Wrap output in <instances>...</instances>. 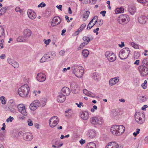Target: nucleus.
<instances>
[{
	"label": "nucleus",
	"instance_id": "obj_2",
	"mask_svg": "<svg viewBox=\"0 0 148 148\" xmlns=\"http://www.w3.org/2000/svg\"><path fill=\"white\" fill-rule=\"evenodd\" d=\"M72 72L78 78H81L84 73V68L82 66L74 65L71 68Z\"/></svg>",
	"mask_w": 148,
	"mask_h": 148
},
{
	"label": "nucleus",
	"instance_id": "obj_57",
	"mask_svg": "<svg viewBox=\"0 0 148 148\" xmlns=\"http://www.w3.org/2000/svg\"><path fill=\"white\" fill-rule=\"evenodd\" d=\"M83 91L84 93L87 95L88 93L90 92V91H88L86 89H83Z\"/></svg>",
	"mask_w": 148,
	"mask_h": 148
},
{
	"label": "nucleus",
	"instance_id": "obj_27",
	"mask_svg": "<svg viewBox=\"0 0 148 148\" xmlns=\"http://www.w3.org/2000/svg\"><path fill=\"white\" fill-rule=\"evenodd\" d=\"M95 133L93 130H90L88 131L87 135L90 138H92L95 136Z\"/></svg>",
	"mask_w": 148,
	"mask_h": 148
},
{
	"label": "nucleus",
	"instance_id": "obj_25",
	"mask_svg": "<svg viewBox=\"0 0 148 148\" xmlns=\"http://www.w3.org/2000/svg\"><path fill=\"white\" fill-rule=\"evenodd\" d=\"M128 11L131 15H133L136 12V9L134 6H130L128 8Z\"/></svg>",
	"mask_w": 148,
	"mask_h": 148
},
{
	"label": "nucleus",
	"instance_id": "obj_13",
	"mask_svg": "<svg viewBox=\"0 0 148 148\" xmlns=\"http://www.w3.org/2000/svg\"><path fill=\"white\" fill-rule=\"evenodd\" d=\"M61 22V19L59 16L54 17L51 22V25L53 27L59 24Z\"/></svg>",
	"mask_w": 148,
	"mask_h": 148
},
{
	"label": "nucleus",
	"instance_id": "obj_58",
	"mask_svg": "<svg viewBox=\"0 0 148 148\" xmlns=\"http://www.w3.org/2000/svg\"><path fill=\"white\" fill-rule=\"evenodd\" d=\"M97 0H89L90 3L91 4H95L96 1Z\"/></svg>",
	"mask_w": 148,
	"mask_h": 148
},
{
	"label": "nucleus",
	"instance_id": "obj_1",
	"mask_svg": "<svg viewBox=\"0 0 148 148\" xmlns=\"http://www.w3.org/2000/svg\"><path fill=\"white\" fill-rule=\"evenodd\" d=\"M125 128L123 125H113L110 128V132L114 135L119 136L124 132Z\"/></svg>",
	"mask_w": 148,
	"mask_h": 148
},
{
	"label": "nucleus",
	"instance_id": "obj_19",
	"mask_svg": "<svg viewBox=\"0 0 148 148\" xmlns=\"http://www.w3.org/2000/svg\"><path fill=\"white\" fill-rule=\"evenodd\" d=\"M61 94L65 96L69 95L71 92L69 88L66 87H63L61 90Z\"/></svg>",
	"mask_w": 148,
	"mask_h": 148
},
{
	"label": "nucleus",
	"instance_id": "obj_43",
	"mask_svg": "<svg viewBox=\"0 0 148 148\" xmlns=\"http://www.w3.org/2000/svg\"><path fill=\"white\" fill-rule=\"evenodd\" d=\"M0 100L2 102V103L3 104H5L6 102L5 100V97L3 96H1L0 97Z\"/></svg>",
	"mask_w": 148,
	"mask_h": 148
},
{
	"label": "nucleus",
	"instance_id": "obj_61",
	"mask_svg": "<svg viewBox=\"0 0 148 148\" xmlns=\"http://www.w3.org/2000/svg\"><path fill=\"white\" fill-rule=\"evenodd\" d=\"M79 142L82 145L85 143V140H83L82 139H81L79 141Z\"/></svg>",
	"mask_w": 148,
	"mask_h": 148
},
{
	"label": "nucleus",
	"instance_id": "obj_15",
	"mask_svg": "<svg viewBox=\"0 0 148 148\" xmlns=\"http://www.w3.org/2000/svg\"><path fill=\"white\" fill-rule=\"evenodd\" d=\"M72 92L74 93H77L79 90V88L74 82H71L70 84Z\"/></svg>",
	"mask_w": 148,
	"mask_h": 148
},
{
	"label": "nucleus",
	"instance_id": "obj_12",
	"mask_svg": "<svg viewBox=\"0 0 148 148\" xmlns=\"http://www.w3.org/2000/svg\"><path fill=\"white\" fill-rule=\"evenodd\" d=\"M52 56L54 55L56 56L55 53H53V54H52V53L51 52H48L45 55L40 59V62L41 63L44 62L45 61H48L50 60V55Z\"/></svg>",
	"mask_w": 148,
	"mask_h": 148
},
{
	"label": "nucleus",
	"instance_id": "obj_50",
	"mask_svg": "<svg viewBox=\"0 0 148 148\" xmlns=\"http://www.w3.org/2000/svg\"><path fill=\"white\" fill-rule=\"evenodd\" d=\"M13 61H15L14 60L11 59L10 58H8V63L9 64H11L12 65V64H13V63H14L13 62Z\"/></svg>",
	"mask_w": 148,
	"mask_h": 148
},
{
	"label": "nucleus",
	"instance_id": "obj_62",
	"mask_svg": "<svg viewBox=\"0 0 148 148\" xmlns=\"http://www.w3.org/2000/svg\"><path fill=\"white\" fill-rule=\"evenodd\" d=\"M62 6L61 5H57L56 6V8H57L59 9L61 11L62 10Z\"/></svg>",
	"mask_w": 148,
	"mask_h": 148
},
{
	"label": "nucleus",
	"instance_id": "obj_7",
	"mask_svg": "<svg viewBox=\"0 0 148 148\" xmlns=\"http://www.w3.org/2000/svg\"><path fill=\"white\" fill-rule=\"evenodd\" d=\"M138 70L141 75L143 76L148 74V68L143 65L139 66Z\"/></svg>",
	"mask_w": 148,
	"mask_h": 148
},
{
	"label": "nucleus",
	"instance_id": "obj_44",
	"mask_svg": "<svg viewBox=\"0 0 148 148\" xmlns=\"http://www.w3.org/2000/svg\"><path fill=\"white\" fill-rule=\"evenodd\" d=\"M86 45H87V44L85 43L84 42L81 43V44L80 45L79 47L78 48V50H80L82 49L83 48V47Z\"/></svg>",
	"mask_w": 148,
	"mask_h": 148
},
{
	"label": "nucleus",
	"instance_id": "obj_20",
	"mask_svg": "<svg viewBox=\"0 0 148 148\" xmlns=\"http://www.w3.org/2000/svg\"><path fill=\"white\" fill-rule=\"evenodd\" d=\"M108 146H112L111 148H123V147L122 145H119L115 141L110 142L107 145Z\"/></svg>",
	"mask_w": 148,
	"mask_h": 148
},
{
	"label": "nucleus",
	"instance_id": "obj_34",
	"mask_svg": "<svg viewBox=\"0 0 148 148\" xmlns=\"http://www.w3.org/2000/svg\"><path fill=\"white\" fill-rule=\"evenodd\" d=\"M83 56L85 57L86 58L88 57L89 52L88 50L87 49L84 50L82 51Z\"/></svg>",
	"mask_w": 148,
	"mask_h": 148
},
{
	"label": "nucleus",
	"instance_id": "obj_36",
	"mask_svg": "<svg viewBox=\"0 0 148 148\" xmlns=\"http://www.w3.org/2000/svg\"><path fill=\"white\" fill-rule=\"evenodd\" d=\"M24 116H26L27 114V113L26 111L25 108L18 110Z\"/></svg>",
	"mask_w": 148,
	"mask_h": 148
},
{
	"label": "nucleus",
	"instance_id": "obj_9",
	"mask_svg": "<svg viewBox=\"0 0 148 148\" xmlns=\"http://www.w3.org/2000/svg\"><path fill=\"white\" fill-rule=\"evenodd\" d=\"M40 101L38 100H36L31 103L29 107V108L32 110L34 111L40 106Z\"/></svg>",
	"mask_w": 148,
	"mask_h": 148
},
{
	"label": "nucleus",
	"instance_id": "obj_22",
	"mask_svg": "<svg viewBox=\"0 0 148 148\" xmlns=\"http://www.w3.org/2000/svg\"><path fill=\"white\" fill-rule=\"evenodd\" d=\"M119 80V77H118L112 78L109 81V84L111 86H113L117 83Z\"/></svg>",
	"mask_w": 148,
	"mask_h": 148
},
{
	"label": "nucleus",
	"instance_id": "obj_6",
	"mask_svg": "<svg viewBox=\"0 0 148 148\" xmlns=\"http://www.w3.org/2000/svg\"><path fill=\"white\" fill-rule=\"evenodd\" d=\"M130 20V17L128 15L125 14H122L119 16L118 19V21L120 24H124L127 23Z\"/></svg>",
	"mask_w": 148,
	"mask_h": 148
},
{
	"label": "nucleus",
	"instance_id": "obj_39",
	"mask_svg": "<svg viewBox=\"0 0 148 148\" xmlns=\"http://www.w3.org/2000/svg\"><path fill=\"white\" fill-rule=\"evenodd\" d=\"M13 64H12V66L14 68H17L19 66L18 64L16 61H13Z\"/></svg>",
	"mask_w": 148,
	"mask_h": 148
},
{
	"label": "nucleus",
	"instance_id": "obj_48",
	"mask_svg": "<svg viewBox=\"0 0 148 148\" xmlns=\"http://www.w3.org/2000/svg\"><path fill=\"white\" fill-rule=\"evenodd\" d=\"M28 124L29 126H32L33 125L32 121L30 119H28L27 120Z\"/></svg>",
	"mask_w": 148,
	"mask_h": 148
},
{
	"label": "nucleus",
	"instance_id": "obj_17",
	"mask_svg": "<svg viewBox=\"0 0 148 148\" xmlns=\"http://www.w3.org/2000/svg\"><path fill=\"white\" fill-rule=\"evenodd\" d=\"M36 78L38 81L40 82H42L46 79V76L43 73H40L38 74Z\"/></svg>",
	"mask_w": 148,
	"mask_h": 148
},
{
	"label": "nucleus",
	"instance_id": "obj_60",
	"mask_svg": "<svg viewBox=\"0 0 148 148\" xmlns=\"http://www.w3.org/2000/svg\"><path fill=\"white\" fill-rule=\"evenodd\" d=\"M97 108V107L95 105L94 106H93V108H92L91 109V111L92 112H94L95 111L94 110L95 109L96 110Z\"/></svg>",
	"mask_w": 148,
	"mask_h": 148
},
{
	"label": "nucleus",
	"instance_id": "obj_11",
	"mask_svg": "<svg viewBox=\"0 0 148 148\" xmlns=\"http://www.w3.org/2000/svg\"><path fill=\"white\" fill-rule=\"evenodd\" d=\"M98 19V16H95L88 23L86 29L88 30H89L91 29L97 22Z\"/></svg>",
	"mask_w": 148,
	"mask_h": 148
},
{
	"label": "nucleus",
	"instance_id": "obj_5",
	"mask_svg": "<svg viewBox=\"0 0 148 148\" xmlns=\"http://www.w3.org/2000/svg\"><path fill=\"white\" fill-rule=\"evenodd\" d=\"M130 53L129 49L128 47H125L120 51L119 56L121 60H125L128 57Z\"/></svg>",
	"mask_w": 148,
	"mask_h": 148
},
{
	"label": "nucleus",
	"instance_id": "obj_53",
	"mask_svg": "<svg viewBox=\"0 0 148 148\" xmlns=\"http://www.w3.org/2000/svg\"><path fill=\"white\" fill-rule=\"evenodd\" d=\"M44 41L45 43L46 44V45H48L51 42V40L50 39H48L47 40L44 39Z\"/></svg>",
	"mask_w": 148,
	"mask_h": 148
},
{
	"label": "nucleus",
	"instance_id": "obj_59",
	"mask_svg": "<svg viewBox=\"0 0 148 148\" xmlns=\"http://www.w3.org/2000/svg\"><path fill=\"white\" fill-rule=\"evenodd\" d=\"M106 13V11L105 10L101 11L100 13V14L102 15L103 16H105V14Z\"/></svg>",
	"mask_w": 148,
	"mask_h": 148
},
{
	"label": "nucleus",
	"instance_id": "obj_14",
	"mask_svg": "<svg viewBox=\"0 0 148 148\" xmlns=\"http://www.w3.org/2000/svg\"><path fill=\"white\" fill-rule=\"evenodd\" d=\"M23 137L24 140L27 141H30L33 138V135L31 133H25L23 134Z\"/></svg>",
	"mask_w": 148,
	"mask_h": 148
},
{
	"label": "nucleus",
	"instance_id": "obj_38",
	"mask_svg": "<svg viewBox=\"0 0 148 148\" xmlns=\"http://www.w3.org/2000/svg\"><path fill=\"white\" fill-rule=\"evenodd\" d=\"M97 119V124H98L99 125H101L103 122V119L101 117H98Z\"/></svg>",
	"mask_w": 148,
	"mask_h": 148
},
{
	"label": "nucleus",
	"instance_id": "obj_10",
	"mask_svg": "<svg viewBox=\"0 0 148 148\" xmlns=\"http://www.w3.org/2000/svg\"><path fill=\"white\" fill-rule=\"evenodd\" d=\"M105 56L108 60L110 62H114L116 59V58L115 55L109 51L106 52L105 53Z\"/></svg>",
	"mask_w": 148,
	"mask_h": 148
},
{
	"label": "nucleus",
	"instance_id": "obj_40",
	"mask_svg": "<svg viewBox=\"0 0 148 148\" xmlns=\"http://www.w3.org/2000/svg\"><path fill=\"white\" fill-rule=\"evenodd\" d=\"M47 102V100L46 99H44L43 100H42L41 101V103H40V106L42 107L44 106L46 104Z\"/></svg>",
	"mask_w": 148,
	"mask_h": 148
},
{
	"label": "nucleus",
	"instance_id": "obj_41",
	"mask_svg": "<svg viewBox=\"0 0 148 148\" xmlns=\"http://www.w3.org/2000/svg\"><path fill=\"white\" fill-rule=\"evenodd\" d=\"M143 64H145L148 66V58H145L142 61Z\"/></svg>",
	"mask_w": 148,
	"mask_h": 148
},
{
	"label": "nucleus",
	"instance_id": "obj_47",
	"mask_svg": "<svg viewBox=\"0 0 148 148\" xmlns=\"http://www.w3.org/2000/svg\"><path fill=\"white\" fill-rule=\"evenodd\" d=\"M87 95L92 98H94L95 96V95L94 93H93L90 92L89 93H88Z\"/></svg>",
	"mask_w": 148,
	"mask_h": 148
},
{
	"label": "nucleus",
	"instance_id": "obj_26",
	"mask_svg": "<svg viewBox=\"0 0 148 148\" xmlns=\"http://www.w3.org/2000/svg\"><path fill=\"white\" fill-rule=\"evenodd\" d=\"M81 118L84 120H86L88 117V114L86 111H82L81 114Z\"/></svg>",
	"mask_w": 148,
	"mask_h": 148
},
{
	"label": "nucleus",
	"instance_id": "obj_54",
	"mask_svg": "<svg viewBox=\"0 0 148 148\" xmlns=\"http://www.w3.org/2000/svg\"><path fill=\"white\" fill-rule=\"evenodd\" d=\"M98 23H99V26H100L102 25L103 23V21L102 20H99V21H98V22L97 21Z\"/></svg>",
	"mask_w": 148,
	"mask_h": 148
},
{
	"label": "nucleus",
	"instance_id": "obj_45",
	"mask_svg": "<svg viewBox=\"0 0 148 148\" xmlns=\"http://www.w3.org/2000/svg\"><path fill=\"white\" fill-rule=\"evenodd\" d=\"M17 107L18 109V110H20V109H22L24 108H25L24 105L22 104H20L18 105V106Z\"/></svg>",
	"mask_w": 148,
	"mask_h": 148
},
{
	"label": "nucleus",
	"instance_id": "obj_24",
	"mask_svg": "<svg viewBox=\"0 0 148 148\" xmlns=\"http://www.w3.org/2000/svg\"><path fill=\"white\" fill-rule=\"evenodd\" d=\"M93 39V37L92 36H84L83 38V40L84 41V42L86 44H87L90 40H92Z\"/></svg>",
	"mask_w": 148,
	"mask_h": 148
},
{
	"label": "nucleus",
	"instance_id": "obj_64",
	"mask_svg": "<svg viewBox=\"0 0 148 148\" xmlns=\"http://www.w3.org/2000/svg\"><path fill=\"white\" fill-rule=\"evenodd\" d=\"M148 106L147 105H144L141 108L142 110H145L146 108H147Z\"/></svg>",
	"mask_w": 148,
	"mask_h": 148
},
{
	"label": "nucleus",
	"instance_id": "obj_32",
	"mask_svg": "<svg viewBox=\"0 0 148 148\" xmlns=\"http://www.w3.org/2000/svg\"><path fill=\"white\" fill-rule=\"evenodd\" d=\"M8 8V7H3L0 10V16H1L4 14L5 12Z\"/></svg>",
	"mask_w": 148,
	"mask_h": 148
},
{
	"label": "nucleus",
	"instance_id": "obj_3",
	"mask_svg": "<svg viewBox=\"0 0 148 148\" xmlns=\"http://www.w3.org/2000/svg\"><path fill=\"white\" fill-rule=\"evenodd\" d=\"M29 90V86L27 84H24L18 88V92L21 97H24L27 95Z\"/></svg>",
	"mask_w": 148,
	"mask_h": 148
},
{
	"label": "nucleus",
	"instance_id": "obj_51",
	"mask_svg": "<svg viewBox=\"0 0 148 148\" xmlns=\"http://www.w3.org/2000/svg\"><path fill=\"white\" fill-rule=\"evenodd\" d=\"M3 42L4 40L3 39L0 40V49L3 48Z\"/></svg>",
	"mask_w": 148,
	"mask_h": 148
},
{
	"label": "nucleus",
	"instance_id": "obj_52",
	"mask_svg": "<svg viewBox=\"0 0 148 148\" xmlns=\"http://www.w3.org/2000/svg\"><path fill=\"white\" fill-rule=\"evenodd\" d=\"M138 1L141 3H144L145 2H148V0H137Z\"/></svg>",
	"mask_w": 148,
	"mask_h": 148
},
{
	"label": "nucleus",
	"instance_id": "obj_37",
	"mask_svg": "<svg viewBox=\"0 0 148 148\" xmlns=\"http://www.w3.org/2000/svg\"><path fill=\"white\" fill-rule=\"evenodd\" d=\"M124 11V9L123 8H116L115 10L116 13H119L123 12Z\"/></svg>",
	"mask_w": 148,
	"mask_h": 148
},
{
	"label": "nucleus",
	"instance_id": "obj_56",
	"mask_svg": "<svg viewBox=\"0 0 148 148\" xmlns=\"http://www.w3.org/2000/svg\"><path fill=\"white\" fill-rule=\"evenodd\" d=\"M132 46L134 48L137 49V48H138L139 47L134 42L132 43Z\"/></svg>",
	"mask_w": 148,
	"mask_h": 148
},
{
	"label": "nucleus",
	"instance_id": "obj_8",
	"mask_svg": "<svg viewBox=\"0 0 148 148\" xmlns=\"http://www.w3.org/2000/svg\"><path fill=\"white\" fill-rule=\"evenodd\" d=\"M58 118L56 116H53L51 118L49 121V124L51 127H55L58 123Z\"/></svg>",
	"mask_w": 148,
	"mask_h": 148
},
{
	"label": "nucleus",
	"instance_id": "obj_42",
	"mask_svg": "<svg viewBox=\"0 0 148 148\" xmlns=\"http://www.w3.org/2000/svg\"><path fill=\"white\" fill-rule=\"evenodd\" d=\"M90 14V12L89 11H87L86 13L84 15L83 18H86V19L88 18Z\"/></svg>",
	"mask_w": 148,
	"mask_h": 148
},
{
	"label": "nucleus",
	"instance_id": "obj_35",
	"mask_svg": "<svg viewBox=\"0 0 148 148\" xmlns=\"http://www.w3.org/2000/svg\"><path fill=\"white\" fill-rule=\"evenodd\" d=\"M92 77L95 80H98L100 77L99 75L97 73H94L92 74Z\"/></svg>",
	"mask_w": 148,
	"mask_h": 148
},
{
	"label": "nucleus",
	"instance_id": "obj_4",
	"mask_svg": "<svg viewBox=\"0 0 148 148\" xmlns=\"http://www.w3.org/2000/svg\"><path fill=\"white\" fill-rule=\"evenodd\" d=\"M135 119L136 122L138 124H143L145 121V116L144 113L136 112L135 113Z\"/></svg>",
	"mask_w": 148,
	"mask_h": 148
},
{
	"label": "nucleus",
	"instance_id": "obj_30",
	"mask_svg": "<svg viewBox=\"0 0 148 148\" xmlns=\"http://www.w3.org/2000/svg\"><path fill=\"white\" fill-rule=\"evenodd\" d=\"M86 147L88 148H96V145L94 143L90 142L87 145Z\"/></svg>",
	"mask_w": 148,
	"mask_h": 148
},
{
	"label": "nucleus",
	"instance_id": "obj_31",
	"mask_svg": "<svg viewBox=\"0 0 148 148\" xmlns=\"http://www.w3.org/2000/svg\"><path fill=\"white\" fill-rule=\"evenodd\" d=\"M98 117H92L90 119L91 123L93 124H97V121Z\"/></svg>",
	"mask_w": 148,
	"mask_h": 148
},
{
	"label": "nucleus",
	"instance_id": "obj_28",
	"mask_svg": "<svg viewBox=\"0 0 148 148\" xmlns=\"http://www.w3.org/2000/svg\"><path fill=\"white\" fill-rule=\"evenodd\" d=\"M17 41L19 42H25L27 41L25 38H24V36H21L18 37L17 38Z\"/></svg>",
	"mask_w": 148,
	"mask_h": 148
},
{
	"label": "nucleus",
	"instance_id": "obj_63",
	"mask_svg": "<svg viewBox=\"0 0 148 148\" xmlns=\"http://www.w3.org/2000/svg\"><path fill=\"white\" fill-rule=\"evenodd\" d=\"M71 111V109H69L68 110L66 111L65 112L66 113H68V114L69 115V116H71V113L70 112V111Z\"/></svg>",
	"mask_w": 148,
	"mask_h": 148
},
{
	"label": "nucleus",
	"instance_id": "obj_55",
	"mask_svg": "<svg viewBox=\"0 0 148 148\" xmlns=\"http://www.w3.org/2000/svg\"><path fill=\"white\" fill-rule=\"evenodd\" d=\"M86 24L85 23H84L82 24L80 27V28H81V29H82V30H83L84 29V28L86 27Z\"/></svg>",
	"mask_w": 148,
	"mask_h": 148
},
{
	"label": "nucleus",
	"instance_id": "obj_21",
	"mask_svg": "<svg viewBox=\"0 0 148 148\" xmlns=\"http://www.w3.org/2000/svg\"><path fill=\"white\" fill-rule=\"evenodd\" d=\"M138 21L140 24H145L147 21L146 16L145 15H142L140 16L138 18Z\"/></svg>",
	"mask_w": 148,
	"mask_h": 148
},
{
	"label": "nucleus",
	"instance_id": "obj_49",
	"mask_svg": "<svg viewBox=\"0 0 148 148\" xmlns=\"http://www.w3.org/2000/svg\"><path fill=\"white\" fill-rule=\"evenodd\" d=\"M13 120L14 118L13 117H12L11 116H10L9 118H8L6 119V121L7 122H8L10 121L11 122Z\"/></svg>",
	"mask_w": 148,
	"mask_h": 148
},
{
	"label": "nucleus",
	"instance_id": "obj_46",
	"mask_svg": "<svg viewBox=\"0 0 148 148\" xmlns=\"http://www.w3.org/2000/svg\"><path fill=\"white\" fill-rule=\"evenodd\" d=\"M147 83V81L146 80H145L144 82V83L142 84V86L143 89H146V84Z\"/></svg>",
	"mask_w": 148,
	"mask_h": 148
},
{
	"label": "nucleus",
	"instance_id": "obj_33",
	"mask_svg": "<svg viewBox=\"0 0 148 148\" xmlns=\"http://www.w3.org/2000/svg\"><path fill=\"white\" fill-rule=\"evenodd\" d=\"M4 30L3 27L2 26H0V38L3 36L4 37Z\"/></svg>",
	"mask_w": 148,
	"mask_h": 148
},
{
	"label": "nucleus",
	"instance_id": "obj_29",
	"mask_svg": "<svg viewBox=\"0 0 148 148\" xmlns=\"http://www.w3.org/2000/svg\"><path fill=\"white\" fill-rule=\"evenodd\" d=\"M113 116H114L118 115L120 113L119 110V109L113 110H112Z\"/></svg>",
	"mask_w": 148,
	"mask_h": 148
},
{
	"label": "nucleus",
	"instance_id": "obj_16",
	"mask_svg": "<svg viewBox=\"0 0 148 148\" xmlns=\"http://www.w3.org/2000/svg\"><path fill=\"white\" fill-rule=\"evenodd\" d=\"M27 13L28 17L31 19H34L36 17V13L32 9H28Z\"/></svg>",
	"mask_w": 148,
	"mask_h": 148
},
{
	"label": "nucleus",
	"instance_id": "obj_18",
	"mask_svg": "<svg viewBox=\"0 0 148 148\" xmlns=\"http://www.w3.org/2000/svg\"><path fill=\"white\" fill-rule=\"evenodd\" d=\"M32 34V32L29 29H26L24 30L23 31L24 38H25L27 41L28 40L29 37L31 36Z\"/></svg>",
	"mask_w": 148,
	"mask_h": 148
},
{
	"label": "nucleus",
	"instance_id": "obj_23",
	"mask_svg": "<svg viewBox=\"0 0 148 148\" xmlns=\"http://www.w3.org/2000/svg\"><path fill=\"white\" fill-rule=\"evenodd\" d=\"M65 95L62 94L58 96L57 97V101L59 103H62L65 101L66 97Z\"/></svg>",
	"mask_w": 148,
	"mask_h": 148
}]
</instances>
